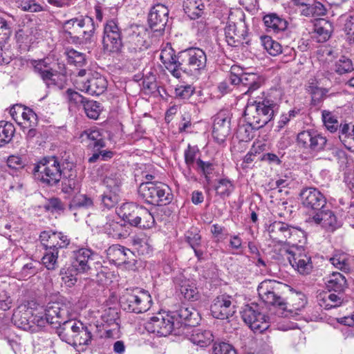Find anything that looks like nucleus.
I'll return each mask as SVG.
<instances>
[{
	"mask_svg": "<svg viewBox=\"0 0 354 354\" xmlns=\"http://www.w3.org/2000/svg\"><path fill=\"white\" fill-rule=\"evenodd\" d=\"M62 28L68 42L82 44L91 42L95 31V25L91 17L80 15L64 21Z\"/></svg>",
	"mask_w": 354,
	"mask_h": 354,
	"instance_id": "nucleus-1",
	"label": "nucleus"
},
{
	"mask_svg": "<svg viewBox=\"0 0 354 354\" xmlns=\"http://www.w3.org/2000/svg\"><path fill=\"white\" fill-rule=\"evenodd\" d=\"M277 104L271 100L265 98L248 102L244 111L245 116L255 129L267 124L274 117Z\"/></svg>",
	"mask_w": 354,
	"mask_h": 354,
	"instance_id": "nucleus-2",
	"label": "nucleus"
},
{
	"mask_svg": "<svg viewBox=\"0 0 354 354\" xmlns=\"http://www.w3.org/2000/svg\"><path fill=\"white\" fill-rule=\"evenodd\" d=\"M120 303L124 310L142 313L151 308L152 299L147 291L136 288L126 289L120 298Z\"/></svg>",
	"mask_w": 354,
	"mask_h": 354,
	"instance_id": "nucleus-3",
	"label": "nucleus"
},
{
	"mask_svg": "<svg viewBox=\"0 0 354 354\" xmlns=\"http://www.w3.org/2000/svg\"><path fill=\"white\" fill-rule=\"evenodd\" d=\"M138 194L147 203L153 205H165L171 201L169 187L161 182L142 183L138 187Z\"/></svg>",
	"mask_w": 354,
	"mask_h": 354,
	"instance_id": "nucleus-4",
	"label": "nucleus"
},
{
	"mask_svg": "<svg viewBox=\"0 0 354 354\" xmlns=\"http://www.w3.org/2000/svg\"><path fill=\"white\" fill-rule=\"evenodd\" d=\"M207 55L199 48H189L178 53V67L182 72L194 75L205 69Z\"/></svg>",
	"mask_w": 354,
	"mask_h": 354,
	"instance_id": "nucleus-5",
	"label": "nucleus"
},
{
	"mask_svg": "<svg viewBox=\"0 0 354 354\" xmlns=\"http://www.w3.org/2000/svg\"><path fill=\"white\" fill-rule=\"evenodd\" d=\"M33 176L36 180L54 186L62 179L59 162L55 156L44 158L35 166Z\"/></svg>",
	"mask_w": 354,
	"mask_h": 354,
	"instance_id": "nucleus-6",
	"label": "nucleus"
},
{
	"mask_svg": "<svg viewBox=\"0 0 354 354\" xmlns=\"http://www.w3.org/2000/svg\"><path fill=\"white\" fill-rule=\"evenodd\" d=\"M270 238L277 243H288L294 246L301 242L299 238L304 237V232L286 223L274 221L268 227Z\"/></svg>",
	"mask_w": 354,
	"mask_h": 354,
	"instance_id": "nucleus-7",
	"label": "nucleus"
},
{
	"mask_svg": "<svg viewBox=\"0 0 354 354\" xmlns=\"http://www.w3.org/2000/svg\"><path fill=\"white\" fill-rule=\"evenodd\" d=\"M180 326V322L169 315L158 314L152 317L145 324L146 330L159 336H167Z\"/></svg>",
	"mask_w": 354,
	"mask_h": 354,
	"instance_id": "nucleus-8",
	"label": "nucleus"
},
{
	"mask_svg": "<svg viewBox=\"0 0 354 354\" xmlns=\"http://www.w3.org/2000/svg\"><path fill=\"white\" fill-rule=\"evenodd\" d=\"M97 255L91 250L82 248L75 250L71 257V267L77 273L94 274L93 266H100V262L93 261Z\"/></svg>",
	"mask_w": 354,
	"mask_h": 354,
	"instance_id": "nucleus-9",
	"label": "nucleus"
},
{
	"mask_svg": "<svg viewBox=\"0 0 354 354\" xmlns=\"http://www.w3.org/2000/svg\"><path fill=\"white\" fill-rule=\"evenodd\" d=\"M102 45L104 52L106 53L119 52L122 48L121 32L113 19L109 20L104 26Z\"/></svg>",
	"mask_w": 354,
	"mask_h": 354,
	"instance_id": "nucleus-10",
	"label": "nucleus"
},
{
	"mask_svg": "<svg viewBox=\"0 0 354 354\" xmlns=\"http://www.w3.org/2000/svg\"><path fill=\"white\" fill-rule=\"evenodd\" d=\"M258 306L252 304L246 305L242 311V318L244 322L255 333H262L269 327L268 317L258 311Z\"/></svg>",
	"mask_w": 354,
	"mask_h": 354,
	"instance_id": "nucleus-11",
	"label": "nucleus"
},
{
	"mask_svg": "<svg viewBox=\"0 0 354 354\" xmlns=\"http://www.w3.org/2000/svg\"><path fill=\"white\" fill-rule=\"evenodd\" d=\"M286 252L290 264L300 274H307L310 272L313 269L311 258L302 248L295 245L286 250Z\"/></svg>",
	"mask_w": 354,
	"mask_h": 354,
	"instance_id": "nucleus-12",
	"label": "nucleus"
},
{
	"mask_svg": "<svg viewBox=\"0 0 354 354\" xmlns=\"http://www.w3.org/2000/svg\"><path fill=\"white\" fill-rule=\"evenodd\" d=\"M210 310L214 318L225 319L235 313L236 302L232 296L221 295L213 300Z\"/></svg>",
	"mask_w": 354,
	"mask_h": 354,
	"instance_id": "nucleus-13",
	"label": "nucleus"
},
{
	"mask_svg": "<svg viewBox=\"0 0 354 354\" xmlns=\"http://www.w3.org/2000/svg\"><path fill=\"white\" fill-rule=\"evenodd\" d=\"M77 87L85 93L91 95H99L104 92L107 86V81L100 73H91L89 71L88 77L85 80L76 81Z\"/></svg>",
	"mask_w": 354,
	"mask_h": 354,
	"instance_id": "nucleus-14",
	"label": "nucleus"
},
{
	"mask_svg": "<svg viewBox=\"0 0 354 354\" xmlns=\"http://www.w3.org/2000/svg\"><path fill=\"white\" fill-rule=\"evenodd\" d=\"M232 114L229 110H221L214 119L212 136L219 144L223 143L230 133Z\"/></svg>",
	"mask_w": 354,
	"mask_h": 354,
	"instance_id": "nucleus-15",
	"label": "nucleus"
},
{
	"mask_svg": "<svg viewBox=\"0 0 354 354\" xmlns=\"http://www.w3.org/2000/svg\"><path fill=\"white\" fill-rule=\"evenodd\" d=\"M301 204L308 211L315 214L326 207V200L320 191L314 187H306L300 193Z\"/></svg>",
	"mask_w": 354,
	"mask_h": 354,
	"instance_id": "nucleus-16",
	"label": "nucleus"
},
{
	"mask_svg": "<svg viewBox=\"0 0 354 354\" xmlns=\"http://www.w3.org/2000/svg\"><path fill=\"white\" fill-rule=\"evenodd\" d=\"M81 142L85 143L87 147L93 148L95 151H99L100 157L103 160H106L113 157L111 151L101 150L105 147V141L102 134L97 130H87L82 132L80 136Z\"/></svg>",
	"mask_w": 354,
	"mask_h": 354,
	"instance_id": "nucleus-17",
	"label": "nucleus"
},
{
	"mask_svg": "<svg viewBox=\"0 0 354 354\" xmlns=\"http://www.w3.org/2000/svg\"><path fill=\"white\" fill-rule=\"evenodd\" d=\"M297 142L299 147L313 151H319L324 149L327 140L317 131L308 130L298 133Z\"/></svg>",
	"mask_w": 354,
	"mask_h": 354,
	"instance_id": "nucleus-18",
	"label": "nucleus"
},
{
	"mask_svg": "<svg viewBox=\"0 0 354 354\" xmlns=\"http://www.w3.org/2000/svg\"><path fill=\"white\" fill-rule=\"evenodd\" d=\"M168 15L169 10L165 5L158 3L154 6L149 14L150 28L154 32L163 31L168 21Z\"/></svg>",
	"mask_w": 354,
	"mask_h": 354,
	"instance_id": "nucleus-19",
	"label": "nucleus"
},
{
	"mask_svg": "<svg viewBox=\"0 0 354 354\" xmlns=\"http://www.w3.org/2000/svg\"><path fill=\"white\" fill-rule=\"evenodd\" d=\"M40 239L45 248H49L58 251L59 249L66 248L70 244V239L62 232H43L40 235Z\"/></svg>",
	"mask_w": 354,
	"mask_h": 354,
	"instance_id": "nucleus-20",
	"label": "nucleus"
},
{
	"mask_svg": "<svg viewBox=\"0 0 354 354\" xmlns=\"http://www.w3.org/2000/svg\"><path fill=\"white\" fill-rule=\"evenodd\" d=\"M266 281L262 282L258 287V294L261 299L266 304L276 306L279 310H284L287 308V303L278 295L273 290L270 288Z\"/></svg>",
	"mask_w": 354,
	"mask_h": 354,
	"instance_id": "nucleus-21",
	"label": "nucleus"
},
{
	"mask_svg": "<svg viewBox=\"0 0 354 354\" xmlns=\"http://www.w3.org/2000/svg\"><path fill=\"white\" fill-rule=\"evenodd\" d=\"M45 315L49 319V324L57 328L68 319V310L59 303H50L45 310Z\"/></svg>",
	"mask_w": 354,
	"mask_h": 354,
	"instance_id": "nucleus-22",
	"label": "nucleus"
},
{
	"mask_svg": "<svg viewBox=\"0 0 354 354\" xmlns=\"http://www.w3.org/2000/svg\"><path fill=\"white\" fill-rule=\"evenodd\" d=\"M247 27L243 22L229 23L225 28L226 41L231 46L241 44L247 36Z\"/></svg>",
	"mask_w": 354,
	"mask_h": 354,
	"instance_id": "nucleus-23",
	"label": "nucleus"
},
{
	"mask_svg": "<svg viewBox=\"0 0 354 354\" xmlns=\"http://www.w3.org/2000/svg\"><path fill=\"white\" fill-rule=\"evenodd\" d=\"M48 61V59L33 60L32 65L35 73L41 77L47 86H50V85L55 84L54 77L57 75V71L53 69Z\"/></svg>",
	"mask_w": 354,
	"mask_h": 354,
	"instance_id": "nucleus-24",
	"label": "nucleus"
},
{
	"mask_svg": "<svg viewBox=\"0 0 354 354\" xmlns=\"http://www.w3.org/2000/svg\"><path fill=\"white\" fill-rule=\"evenodd\" d=\"M142 207L133 203H126L117 209V214L124 221L135 227L138 226V218H140L139 215Z\"/></svg>",
	"mask_w": 354,
	"mask_h": 354,
	"instance_id": "nucleus-25",
	"label": "nucleus"
},
{
	"mask_svg": "<svg viewBox=\"0 0 354 354\" xmlns=\"http://www.w3.org/2000/svg\"><path fill=\"white\" fill-rule=\"evenodd\" d=\"M160 59L174 77H180L178 67V55L177 56L175 55V52L171 46H166L161 50Z\"/></svg>",
	"mask_w": 354,
	"mask_h": 354,
	"instance_id": "nucleus-26",
	"label": "nucleus"
},
{
	"mask_svg": "<svg viewBox=\"0 0 354 354\" xmlns=\"http://www.w3.org/2000/svg\"><path fill=\"white\" fill-rule=\"evenodd\" d=\"M310 222L320 225L328 230H333L337 225V218L333 212L326 207L317 212L312 217H309Z\"/></svg>",
	"mask_w": 354,
	"mask_h": 354,
	"instance_id": "nucleus-27",
	"label": "nucleus"
},
{
	"mask_svg": "<svg viewBox=\"0 0 354 354\" xmlns=\"http://www.w3.org/2000/svg\"><path fill=\"white\" fill-rule=\"evenodd\" d=\"M80 322L74 319L65 320L56 330L59 338L70 344L74 340V336L81 326Z\"/></svg>",
	"mask_w": 354,
	"mask_h": 354,
	"instance_id": "nucleus-28",
	"label": "nucleus"
},
{
	"mask_svg": "<svg viewBox=\"0 0 354 354\" xmlns=\"http://www.w3.org/2000/svg\"><path fill=\"white\" fill-rule=\"evenodd\" d=\"M332 24L325 19H319L314 24L312 38L319 43L328 40L333 32Z\"/></svg>",
	"mask_w": 354,
	"mask_h": 354,
	"instance_id": "nucleus-29",
	"label": "nucleus"
},
{
	"mask_svg": "<svg viewBox=\"0 0 354 354\" xmlns=\"http://www.w3.org/2000/svg\"><path fill=\"white\" fill-rule=\"evenodd\" d=\"M97 227H102L104 233L114 239L125 238L129 234L128 227L125 224L111 219H107L104 224L101 223Z\"/></svg>",
	"mask_w": 354,
	"mask_h": 354,
	"instance_id": "nucleus-30",
	"label": "nucleus"
},
{
	"mask_svg": "<svg viewBox=\"0 0 354 354\" xmlns=\"http://www.w3.org/2000/svg\"><path fill=\"white\" fill-rule=\"evenodd\" d=\"M175 283L180 287V291L185 299L196 301L199 298L198 289L193 281L179 277L176 278Z\"/></svg>",
	"mask_w": 354,
	"mask_h": 354,
	"instance_id": "nucleus-31",
	"label": "nucleus"
},
{
	"mask_svg": "<svg viewBox=\"0 0 354 354\" xmlns=\"http://www.w3.org/2000/svg\"><path fill=\"white\" fill-rule=\"evenodd\" d=\"M261 85L260 76L255 73H245L242 75V82L240 91L244 95H250L257 90Z\"/></svg>",
	"mask_w": 354,
	"mask_h": 354,
	"instance_id": "nucleus-32",
	"label": "nucleus"
},
{
	"mask_svg": "<svg viewBox=\"0 0 354 354\" xmlns=\"http://www.w3.org/2000/svg\"><path fill=\"white\" fill-rule=\"evenodd\" d=\"M326 286L329 292L335 291L340 294L347 287L346 279L340 272H333L327 278Z\"/></svg>",
	"mask_w": 354,
	"mask_h": 354,
	"instance_id": "nucleus-33",
	"label": "nucleus"
},
{
	"mask_svg": "<svg viewBox=\"0 0 354 354\" xmlns=\"http://www.w3.org/2000/svg\"><path fill=\"white\" fill-rule=\"evenodd\" d=\"M263 21L267 30L275 33L284 31L288 27L287 21L274 13L266 15Z\"/></svg>",
	"mask_w": 354,
	"mask_h": 354,
	"instance_id": "nucleus-34",
	"label": "nucleus"
},
{
	"mask_svg": "<svg viewBox=\"0 0 354 354\" xmlns=\"http://www.w3.org/2000/svg\"><path fill=\"white\" fill-rule=\"evenodd\" d=\"M189 339L194 344L205 347L213 341V335L210 330L194 328L192 330Z\"/></svg>",
	"mask_w": 354,
	"mask_h": 354,
	"instance_id": "nucleus-35",
	"label": "nucleus"
},
{
	"mask_svg": "<svg viewBox=\"0 0 354 354\" xmlns=\"http://www.w3.org/2000/svg\"><path fill=\"white\" fill-rule=\"evenodd\" d=\"M291 304H287V308L282 310L281 313V316L287 317L288 314L291 315H297L299 311H301L306 304V301L304 295L297 293L290 297Z\"/></svg>",
	"mask_w": 354,
	"mask_h": 354,
	"instance_id": "nucleus-36",
	"label": "nucleus"
},
{
	"mask_svg": "<svg viewBox=\"0 0 354 354\" xmlns=\"http://www.w3.org/2000/svg\"><path fill=\"white\" fill-rule=\"evenodd\" d=\"M205 7L202 0H185L183 2L184 11L191 19L199 18Z\"/></svg>",
	"mask_w": 354,
	"mask_h": 354,
	"instance_id": "nucleus-37",
	"label": "nucleus"
},
{
	"mask_svg": "<svg viewBox=\"0 0 354 354\" xmlns=\"http://www.w3.org/2000/svg\"><path fill=\"white\" fill-rule=\"evenodd\" d=\"M338 295L325 292L319 295V305L324 309L329 310L339 306L342 303V298Z\"/></svg>",
	"mask_w": 354,
	"mask_h": 354,
	"instance_id": "nucleus-38",
	"label": "nucleus"
},
{
	"mask_svg": "<svg viewBox=\"0 0 354 354\" xmlns=\"http://www.w3.org/2000/svg\"><path fill=\"white\" fill-rule=\"evenodd\" d=\"M92 340L91 332L88 330L86 326H84L82 323L80 326L79 330H77L75 335L74 336V340L70 343V345L73 347L78 346H86L91 344Z\"/></svg>",
	"mask_w": 354,
	"mask_h": 354,
	"instance_id": "nucleus-39",
	"label": "nucleus"
},
{
	"mask_svg": "<svg viewBox=\"0 0 354 354\" xmlns=\"http://www.w3.org/2000/svg\"><path fill=\"white\" fill-rule=\"evenodd\" d=\"M302 16L306 17H320L326 13V9L320 2L310 4L309 2L300 9Z\"/></svg>",
	"mask_w": 354,
	"mask_h": 354,
	"instance_id": "nucleus-40",
	"label": "nucleus"
},
{
	"mask_svg": "<svg viewBox=\"0 0 354 354\" xmlns=\"http://www.w3.org/2000/svg\"><path fill=\"white\" fill-rule=\"evenodd\" d=\"M306 91L311 95L312 102L315 105L319 104L328 92L327 89L319 87L315 80L309 81L306 86Z\"/></svg>",
	"mask_w": 354,
	"mask_h": 354,
	"instance_id": "nucleus-41",
	"label": "nucleus"
},
{
	"mask_svg": "<svg viewBox=\"0 0 354 354\" xmlns=\"http://www.w3.org/2000/svg\"><path fill=\"white\" fill-rule=\"evenodd\" d=\"M103 184L107 190L119 192L122 185L120 174L115 169L109 171L104 178Z\"/></svg>",
	"mask_w": 354,
	"mask_h": 354,
	"instance_id": "nucleus-42",
	"label": "nucleus"
},
{
	"mask_svg": "<svg viewBox=\"0 0 354 354\" xmlns=\"http://www.w3.org/2000/svg\"><path fill=\"white\" fill-rule=\"evenodd\" d=\"M15 128L9 122L0 121V147L9 143L15 134Z\"/></svg>",
	"mask_w": 354,
	"mask_h": 354,
	"instance_id": "nucleus-43",
	"label": "nucleus"
},
{
	"mask_svg": "<svg viewBox=\"0 0 354 354\" xmlns=\"http://www.w3.org/2000/svg\"><path fill=\"white\" fill-rule=\"evenodd\" d=\"M145 36V34L133 30L127 36L129 48L134 51L141 50L146 43Z\"/></svg>",
	"mask_w": 354,
	"mask_h": 354,
	"instance_id": "nucleus-44",
	"label": "nucleus"
},
{
	"mask_svg": "<svg viewBox=\"0 0 354 354\" xmlns=\"http://www.w3.org/2000/svg\"><path fill=\"white\" fill-rule=\"evenodd\" d=\"M261 41L264 49L272 56H277L282 52L281 45L270 36H261Z\"/></svg>",
	"mask_w": 354,
	"mask_h": 354,
	"instance_id": "nucleus-45",
	"label": "nucleus"
},
{
	"mask_svg": "<svg viewBox=\"0 0 354 354\" xmlns=\"http://www.w3.org/2000/svg\"><path fill=\"white\" fill-rule=\"evenodd\" d=\"M139 217H140V218H138L137 220V227L149 229L151 228L155 224V220L153 215L146 207L143 206L142 207Z\"/></svg>",
	"mask_w": 354,
	"mask_h": 354,
	"instance_id": "nucleus-46",
	"label": "nucleus"
},
{
	"mask_svg": "<svg viewBox=\"0 0 354 354\" xmlns=\"http://www.w3.org/2000/svg\"><path fill=\"white\" fill-rule=\"evenodd\" d=\"M178 315L182 320L186 322V324L194 325L198 323V313L192 308L181 307Z\"/></svg>",
	"mask_w": 354,
	"mask_h": 354,
	"instance_id": "nucleus-47",
	"label": "nucleus"
},
{
	"mask_svg": "<svg viewBox=\"0 0 354 354\" xmlns=\"http://www.w3.org/2000/svg\"><path fill=\"white\" fill-rule=\"evenodd\" d=\"M46 252L41 261L48 270H55L57 267L58 251L45 248Z\"/></svg>",
	"mask_w": 354,
	"mask_h": 354,
	"instance_id": "nucleus-48",
	"label": "nucleus"
},
{
	"mask_svg": "<svg viewBox=\"0 0 354 354\" xmlns=\"http://www.w3.org/2000/svg\"><path fill=\"white\" fill-rule=\"evenodd\" d=\"M199 153V149L197 146L188 145L187 148L184 151L185 162L187 167H194L196 165L197 158Z\"/></svg>",
	"mask_w": 354,
	"mask_h": 354,
	"instance_id": "nucleus-49",
	"label": "nucleus"
},
{
	"mask_svg": "<svg viewBox=\"0 0 354 354\" xmlns=\"http://www.w3.org/2000/svg\"><path fill=\"white\" fill-rule=\"evenodd\" d=\"M234 189L233 183L227 178L218 180L215 187L216 192L221 197L228 196Z\"/></svg>",
	"mask_w": 354,
	"mask_h": 354,
	"instance_id": "nucleus-50",
	"label": "nucleus"
},
{
	"mask_svg": "<svg viewBox=\"0 0 354 354\" xmlns=\"http://www.w3.org/2000/svg\"><path fill=\"white\" fill-rule=\"evenodd\" d=\"M118 192L107 190L102 195L101 201L103 206L107 209L114 207L119 201Z\"/></svg>",
	"mask_w": 354,
	"mask_h": 354,
	"instance_id": "nucleus-51",
	"label": "nucleus"
},
{
	"mask_svg": "<svg viewBox=\"0 0 354 354\" xmlns=\"http://www.w3.org/2000/svg\"><path fill=\"white\" fill-rule=\"evenodd\" d=\"M86 115L91 119H97L100 113L101 108L100 103L93 100H86L83 105Z\"/></svg>",
	"mask_w": 354,
	"mask_h": 354,
	"instance_id": "nucleus-52",
	"label": "nucleus"
},
{
	"mask_svg": "<svg viewBox=\"0 0 354 354\" xmlns=\"http://www.w3.org/2000/svg\"><path fill=\"white\" fill-rule=\"evenodd\" d=\"M12 33L11 24L5 19L0 17V46L9 39Z\"/></svg>",
	"mask_w": 354,
	"mask_h": 354,
	"instance_id": "nucleus-53",
	"label": "nucleus"
},
{
	"mask_svg": "<svg viewBox=\"0 0 354 354\" xmlns=\"http://www.w3.org/2000/svg\"><path fill=\"white\" fill-rule=\"evenodd\" d=\"M329 261L335 268L339 270H348V257L346 254L336 253L330 258Z\"/></svg>",
	"mask_w": 354,
	"mask_h": 354,
	"instance_id": "nucleus-54",
	"label": "nucleus"
},
{
	"mask_svg": "<svg viewBox=\"0 0 354 354\" xmlns=\"http://www.w3.org/2000/svg\"><path fill=\"white\" fill-rule=\"evenodd\" d=\"M66 55L68 63L75 66H81L86 62L85 55L73 48L67 50Z\"/></svg>",
	"mask_w": 354,
	"mask_h": 354,
	"instance_id": "nucleus-55",
	"label": "nucleus"
},
{
	"mask_svg": "<svg viewBox=\"0 0 354 354\" xmlns=\"http://www.w3.org/2000/svg\"><path fill=\"white\" fill-rule=\"evenodd\" d=\"M323 122L326 129L330 132H335L339 127L337 120L329 111H324L322 112Z\"/></svg>",
	"mask_w": 354,
	"mask_h": 354,
	"instance_id": "nucleus-56",
	"label": "nucleus"
},
{
	"mask_svg": "<svg viewBox=\"0 0 354 354\" xmlns=\"http://www.w3.org/2000/svg\"><path fill=\"white\" fill-rule=\"evenodd\" d=\"M185 241L189 243L192 248H197L201 244V236L196 228H192L188 230L185 234Z\"/></svg>",
	"mask_w": 354,
	"mask_h": 354,
	"instance_id": "nucleus-57",
	"label": "nucleus"
},
{
	"mask_svg": "<svg viewBox=\"0 0 354 354\" xmlns=\"http://www.w3.org/2000/svg\"><path fill=\"white\" fill-rule=\"evenodd\" d=\"M353 70L352 60L342 56L336 63L335 71L339 74L351 72Z\"/></svg>",
	"mask_w": 354,
	"mask_h": 354,
	"instance_id": "nucleus-58",
	"label": "nucleus"
},
{
	"mask_svg": "<svg viewBox=\"0 0 354 354\" xmlns=\"http://www.w3.org/2000/svg\"><path fill=\"white\" fill-rule=\"evenodd\" d=\"M196 169L198 172L202 173L207 180H209V175L212 174L214 170V165L210 162H205L201 159H198Z\"/></svg>",
	"mask_w": 354,
	"mask_h": 354,
	"instance_id": "nucleus-59",
	"label": "nucleus"
},
{
	"mask_svg": "<svg viewBox=\"0 0 354 354\" xmlns=\"http://www.w3.org/2000/svg\"><path fill=\"white\" fill-rule=\"evenodd\" d=\"M24 120V126L30 124V127H35L37 124V116L30 109L24 108L21 113Z\"/></svg>",
	"mask_w": 354,
	"mask_h": 354,
	"instance_id": "nucleus-60",
	"label": "nucleus"
},
{
	"mask_svg": "<svg viewBox=\"0 0 354 354\" xmlns=\"http://www.w3.org/2000/svg\"><path fill=\"white\" fill-rule=\"evenodd\" d=\"M194 93V88L191 85H180L175 88L176 97L182 100L189 99Z\"/></svg>",
	"mask_w": 354,
	"mask_h": 354,
	"instance_id": "nucleus-61",
	"label": "nucleus"
},
{
	"mask_svg": "<svg viewBox=\"0 0 354 354\" xmlns=\"http://www.w3.org/2000/svg\"><path fill=\"white\" fill-rule=\"evenodd\" d=\"M124 251V247L119 245H113L110 247L108 250V254L109 257H113L115 259L113 261H118L122 263H124L127 261V258H124V254L122 252Z\"/></svg>",
	"mask_w": 354,
	"mask_h": 354,
	"instance_id": "nucleus-62",
	"label": "nucleus"
},
{
	"mask_svg": "<svg viewBox=\"0 0 354 354\" xmlns=\"http://www.w3.org/2000/svg\"><path fill=\"white\" fill-rule=\"evenodd\" d=\"M62 191L66 194H71L73 192H78L80 185L75 178L64 179L62 181Z\"/></svg>",
	"mask_w": 354,
	"mask_h": 354,
	"instance_id": "nucleus-63",
	"label": "nucleus"
},
{
	"mask_svg": "<svg viewBox=\"0 0 354 354\" xmlns=\"http://www.w3.org/2000/svg\"><path fill=\"white\" fill-rule=\"evenodd\" d=\"M212 354H236V353L231 345L222 342L214 344Z\"/></svg>",
	"mask_w": 354,
	"mask_h": 354,
	"instance_id": "nucleus-64",
	"label": "nucleus"
}]
</instances>
